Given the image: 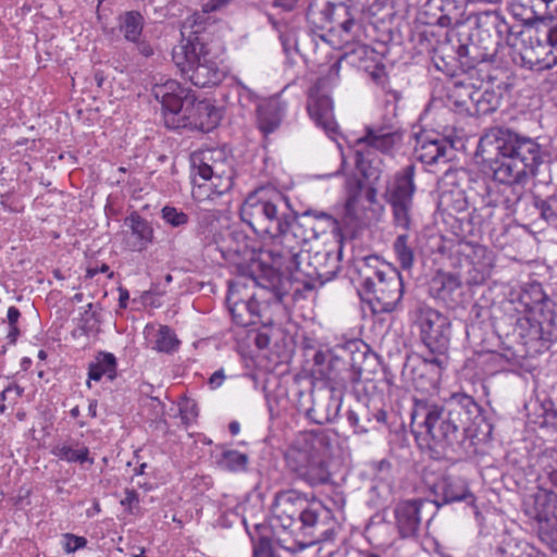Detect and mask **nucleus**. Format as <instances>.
<instances>
[{"instance_id": "4c0bfd02", "label": "nucleus", "mask_w": 557, "mask_h": 557, "mask_svg": "<svg viewBox=\"0 0 557 557\" xmlns=\"http://www.w3.org/2000/svg\"><path fill=\"white\" fill-rule=\"evenodd\" d=\"M461 287V282L458 275L453 273H438L435 275L429 285L430 295L445 302L447 306H454L457 302L455 294Z\"/></svg>"}, {"instance_id": "5701e85b", "label": "nucleus", "mask_w": 557, "mask_h": 557, "mask_svg": "<svg viewBox=\"0 0 557 557\" xmlns=\"http://www.w3.org/2000/svg\"><path fill=\"white\" fill-rule=\"evenodd\" d=\"M324 82H318L310 88L308 95L307 110L310 117L327 133H336L337 124L333 113V101L323 91Z\"/></svg>"}, {"instance_id": "a18cd8bd", "label": "nucleus", "mask_w": 557, "mask_h": 557, "mask_svg": "<svg viewBox=\"0 0 557 557\" xmlns=\"http://www.w3.org/2000/svg\"><path fill=\"white\" fill-rule=\"evenodd\" d=\"M334 7L329 5L324 0H310L306 18L311 29L315 33L318 30H325L330 25Z\"/></svg>"}, {"instance_id": "f03ea898", "label": "nucleus", "mask_w": 557, "mask_h": 557, "mask_svg": "<svg viewBox=\"0 0 557 557\" xmlns=\"http://www.w3.org/2000/svg\"><path fill=\"white\" fill-rule=\"evenodd\" d=\"M482 145H490L496 157L490 161V169L497 182L525 184L537 175L539 168L548 158L547 151L535 138L507 126L490 128L481 138Z\"/></svg>"}, {"instance_id": "20e7f679", "label": "nucleus", "mask_w": 557, "mask_h": 557, "mask_svg": "<svg viewBox=\"0 0 557 557\" xmlns=\"http://www.w3.org/2000/svg\"><path fill=\"white\" fill-rule=\"evenodd\" d=\"M343 244H337L335 250L321 249L305 257V262L299 265L293 276H283L273 269L265 271L258 282L264 288L273 292L276 300L284 301L290 293L298 294L302 289L311 290L317 283L323 285L333 280L341 270Z\"/></svg>"}, {"instance_id": "bb28decb", "label": "nucleus", "mask_w": 557, "mask_h": 557, "mask_svg": "<svg viewBox=\"0 0 557 557\" xmlns=\"http://www.w3.org/2000/svg\"><path fill=\"white\" fill-rule=\"evenodd\" d=\"M413 154L417 160L428 165L447 163L454 157V146L446 138L421 135L417 138Z\"/></svg>"}, {"instance_id": "473e14b6", "label": "nucleus", "mask_w": 557, "mask_h": 557, "mask_svg": "<svg viewBox=\"0 0 557 557\" xmlns=\"http://www.w3.org/2000/svg\"><path fill=\"white\" fill-rule=\"evenodd\" d=\"M286 103L277 97L260 101L256 109L258 128L263 135L275 132L285 115Z\"/></svg>"}, {"instance_id": "338daca9", "label": "nucleus", "mask_w": 557, "mask_h": 557, "mask_svg": "<svg viewBox=\"0 0 557 557\" xmlns=\"http://www.w3.org/2000/svg\"><path fill=\"white\" fill-rule=\"evenodd\" d=\"M225 374H224V371L223 369H220L218 371H215L208 380V384L210 386L211 389H215L218 387H220L224 380H225Z\"/></svg>"}, {"instance_id": "f257e3e1", "label": "nucleus", "mask_w": 557, "mask_h": 557, "mask_svg": "<svg viewBox=\"0 0 557 557\" xmlns=\"http://www.w3.org/2000/svg\"><path fill=\"white\" fill-rule=\"evenodd\" d=\"M411 431L423 437L434 459H460L480 443L492 440L493 424L471 395L457 392L437 403L430 398L412 400Z\"/></svg>"}, {"instance_id": "72a5a7b5", "label": "nucleus", "mask_w": 557, "mask_h": 557, "mask_svg": "<svg viewBox=\"0 0 557 557\" xmlns=\"http://www.w3.org/2000/svg\"><path fill=\"white\" fill-rule=\"evenodd\" d=\"M430 7L435 11L434 23L441 27H456L465 23V0H431Z\"/></svg>"}, {"instance_id": "f704fd0d", "label": "nucleus", "mask_w": 557, "mask_h": 557, "mask_svg": "<svg viewBox=\"0 0 557 557\" xmlns=\"http://www.w3.org/2000/svg\"><path fill=\"white\" fill-rule=\"evenodd\" d=\"M125 224L131 228L132 236L127 246L132 251H144L153 243L154 232L151 223L144 219L139 213L132 212L125 220Z\"/></svg>"}, {"instance_id": "0eeeda50", "label": "nucleus", "mask_w": 557, "mask_h": 557, "mask_svg": "<svg viewBox=\"0 0 557 557\" xmlns=\"http://www.w3.org/2000/svg\"><path fill=\"white\" fill-rule=\"evenodd\" d=\"M186 34L185 42L176 47L172 54L182 76L200 88L218 85L223 81L224 72L212 55L211 34Z\"/></svg>"}, {"instance_id": "ddd939ff", "label": "nucleus", "mask_w": 557, "mask_h": 557, "mask_svg": "<svg viewBox=\"0 0 557 557\" xmlns=\"http://www.w3.org/2000/svg\"><path fill=\"white\" fill-rule=\"evenodd\" d=\"M416 171L414 163L400 168L386 181L382 195L391 208L394 226L405 232L413 226Z\"/></svg>"}, {"instance_id": "680f3d73", "label": "nucleus", "mask_w": 557, "mask_h": 557, "mask_svg": "<svg viewBox=\"0 0 557 557\" xmlns=\"http://www.w3.org/2000/svg\"><path fill=\"white\" fill-rule=\"evenodd\" d=\"M483 202L487 203L488 206L493 207L494 209L504 214L502 186L488 188L486 196L483 198Z\"/></svg>"}, {"instance_id": "aec40b11", "label": "nucleus", "mask_w": 557, "mask_h": 557, "mask_svg": "<svg viewBox=\"0 0 557 557\" xmlns=\"http://www.w3.org/2000/svg\"><path fill=\"white\" fill-rule=\"evenodd\" d=\"M458 253L463 259L461 269L469 285H480L491 275L495 256L486 246L471 242L460 243Z\"/></svg>"}, {"instance_id": "4d7b16f0", "label": "nucleus", "mask_w": 557, "mask_h": 557, "mask_svg": "<svg viewBox=\"0 0 557 557\" xmlns=\"http://www.w3.org/2000/svg\"><path fill=\"white\" fill-rule=\"evenodd\" d=\"M162 219L173 227H180L188 223V215L174 207L165 206L162 211Z\"/></svg>"}, {"instance_id": "de8ad7c7", "label": "nucleus", "mask_w": 557, "mask_h": 557, "mask_svg": "<svg viewBox=\"0 0 557 557\" xmlns=\"http://www.w3.org/2000/svg\"><path fill=\"white\" fill-rule=\"evenodd\" d=\"M473 107L470 116H481L496 111L502 101V94L493 88L481 89L476 87Z\"/></svg>"}, {"instance_id": "052dcab7", "label": "nucleus", "mask_w": 557, "mask_h": 557, "mask_svg": "<svg viewBox=\"0 0 557 557\" xmlns=\"http://www.w3.org/2000/svg\"><path fill=\"white\" fill-rule=\"evenodd\" d=\"M361 190L362 182L360 180H354L348 183V197L345 206L348 213L355 208Z\"/></svg>"}, {"instance_id": "e433bc0d", "label": "nucleus", "mask_w": 557, "mask_h": 557, "mask_svg": "<svg viewBox=\"0 0 557 557\" xmlns=\"http://www.w3.org/2000/svg\"><path fill=\"white\" fill-rule=\"evenodd\" d=\"M478 24L480 27H491L497 34L499 42L505 40L512 48L519 46L520 30L515 33L504 16L497 11H483L478 14Z\"/></svg>"}, {"instance_id": "423d86ee", "label": "nucleus", "mask_w": 557, "mask_h": 557, "mask_svg": "<svg viewBox=\"0 0 557 557\" xmlns=\"http://www.w3.org/2000/svg\"><path fill=\"white\" fill-rule=\"evenodd\" d=\"M413 314L419 326L421 342L429 351V355L422 358L421 368L426 370L430 383L434 384L448 366L451 338L450 320L424 304H418Z\"/></svg>"}, {"instance_id": "4468645a", "label": "nucleus", "mask_w": 557, "mask_h": 557, "mask_svg": "<svg viewBox=\"0 0 557 557\" xmlns=\"http://www.w3.org/2000/svg\"><path fill=\"white\" fill-rule=\"evenodd\" d=\"M216 247L223 259L235 265L243 276L265 289L258 281L270 268H264V262L257 259L253 239L244 231L228 227L216 242Z\"/></svg>"}, {"instance_id": "49530a36", "label": "nucleus", "mask_w": 557, "mask_h": 557, "mask_svg": "<svg viewBox=\"0 0 557 557\" xmlns=\"http://www.w3.org/2000/svg\"><path fill=\"white\" fill-rule=\"evenodd\" d=\"M504 214L483 202L479 208H475L469 215V223L478 227V232L492 234L495 231L496 220H499Z\"/></svg>"}, {"instance_id": "b1692460", "label": "nucleus", "mask_w": 557, "mask_h": 557, "mask_svg": "<svg viewBox=\"0 0 557 557\" xmlns=\"http://www.w3.org/2000/svg\"><path fill=\"white\" fill-rule=\"evenodd\" d=\"M187 108L182 122L184 127L199 129L208 133L215 128L220 122L221 114L216 107L208 99L198 100L196 96L187 100Z\"/></svg>"}, {"instance_id": "a878e982", "label": "nucleus", "mask_w": 557, "mask_h": 557, "mask_svg": "<svg viewBox=\"0 0 557 557\" xmlns=\"http://www.w3.org/2000/svg\"><path fill=\"white\" fill-rule=\"evenodd\" d=\"M432 493L435 496L434 504L437 507L455 502H467L471 505L475 502L467 481L458 475L442 476L434 483Z\"/></svg>"}, {"instance_id": "ea45409f", "label": "nucleus", "mask_w": 557, "mask_h": 557, "mask_svg": "<svg viewBox=\"0 0 557 557\" xmlns=\"http://www.w3.org/2000/svg\"><path fill=\"white\" fill-rule=\"evenodd\" d=\"M51 454L69 463H78L81 466L88 463L91 466L95 462L94 457L90 456L89 448L85 444L74 440H67L54 445L51 449Z\"/></svg>"}, {"instance_id": "4be33fe9", "label": "nucleus", "mask_w": 557, "mask_h": 557, "mask_svg": "<svg viewBox=\"0 0 557 557\" xmlns=\"http://www.w3.org/2000/svg\"><path fill=\"white\" fill-rule=\"evenodd\" d=\"M517 332L523 345L520 354L525 356H535L547 351L550 348L548 338L544 332L543 325L537 314L528 313L517 321Z\"/></svg>"}, {"instance_id": "c9c22d12", "label": "nucleus", "mask_w": 557, "mask_h": 557, "mask_svg": "<svg viewBox=\"0 0 557 557\" xmlns=\"http://www.w3.org/2000/svg\"><path fill=\"white\" fill-rule=\"evenodd\" d=\"M476 87L470 82L454 81L447 89L448 106L458 114L470 116Z\"/></svg>"}, {"instance_id": "864d4df0", "label": "nucleus", "mask_w": 557, "mask_h": 557, "mask_svg": "<svg viewBox=\"0 0 557 557\" xmlns=\"http://www.w3.org/2000/svg\"><path fill=\"white\" fill-rule=\"evenodd\" d=\"M503 193V212L505 215L512 214L517 205L522 198L523 190L520 183L517 182H499Z\"/></svg>"}, {"instance_id": "f8f14e48", "label": "nucleus", "mask_w": 557, "mask_h": 557, "mask_svg": "<svg viewBox=\"0 0 557 557\" xmlns=\"http://www.w3.org/2000/svg\"><path fill=\"white\" fill-rule=\"evenodd\" d=\"M270 237L273 238L272 246L261 253L270 259L271 265L264 268H273L283 276H293L308 253L304 246L310 240L309 232L294 214L292 221H287L286 227H282V232Z\"/></svg>"}, {"instance_id": "3c124183", "label": "nucleus", "mask_w": 557, "mask_h": 557, "mask_svg": "<svg viewBox=\"0 0 557 557\" xmlns=\"http://www.w3.org/2000/svg\"><path fill=\"white\" fill-rule=\"evenodd\" d=\"M249 458L246 454L235 449H225L218 459L220 468L230 472H242L247 470Z\"/></svg>"}, {"instance_id": "09e8293b", "label": "nucleus", "mask_w": 557, "mask_h": 557, "mask_svg": "<svg viewBox=\"0 0 557 557\" xmlns=\"http://www.w3.org/2000/svg\"><path fill=\"white\" fill-rule=\"evenodd\" d=\"M145 18L137 11H126L119 16V28L127 41H138L144 29Z\"/></svg>"}, {"instance_id": "6e6552de", "label": "nucleus", "mask_w": 557, "mask_h": 557, "mask_svg": "<svg viewBox=\"0 0 557 557\" xmlns=\"http://www.w3.org/2000/svg\"><path fill=\"white\" fill-rule=\"evenodd\" d=\"M327 444L323 432L302 433L284 454L287 470L310 486L329 483L331 472L324 457Z\"/></svg>"}, {"instance_id": "a19ab883", "label": "nucleus", "mask_w": 557, "mask_h": 557, "mask_svg": "<svg viewBox=\"0 0 557 557\" xmlns=\"http://www.w3.org/2000/svg\"><path fill=\"white\" fill-rule=\"evenodd\" d=\"M535 15H548L547 38L554 63H557V0H527Z\"/></svg>"}, {"instance_id": "8fccbe9b", "label": "nucleus", "mask_w": 557, "mask_h": 557, "mask_svg": "<svg viewBox=\"0 0 557 557\" xmlns=\"http://www.w3.org/2000/svg\"><path fill=\"white\" fill-rule=\"evenodd\" d=\"M533 206L542 220L557 227V191L545 198L534 195Z\"/></svg>"}, {"instance_id": "dca6fc26", "label": "nucleus", "mask_w": 557, "mask_h": 557, "mask_svg": "<svg viewBox=\"0 0 557 557\" xmlns=\"http://www.w3.org/2000/svg\"><path fill=\"white\" fill-rule=\"evenodd\" d=\"M357 14L358 11L351 5L334 8L326 33L319 34V37L335 49L361 42L366 37L364 26Z\"/></svg>"}, {"instance_id": "13d9d810", "label": "nucleus", "mask_w": 557, "mask_h": 557, "mask_svg": "<svg viewBox=\"0 0 557 557\" xmlns=\"http://www.w3.org/2000/svg\"><path fill=\"white\" fill-rule=\"evenodd\" d=\"M178 406L182 423L185 426H188L198 417L197 404L194 400L184 399Z\"/></svg>"}, {"instance_id": "774afa93", "label": "nucleus", "mask_w": 557, "mask_h": 557, "mask_svg": "<svg viewBox=\"0 0 557 557\" xmlns=\"http://www.w3.org/2000/svg\"><path fill=\"white\" fill-rule=\"evenodd\" d=\"M542 424L553 426L557 430V410L545 409Z\"/></svg>"}, {"instance_id": "2eb2a0df", "label": "nucleus", "mask_w": 557, "mask_h": 557, "mask_svg": "<svg viewBox=\"0 0 557 557\" xmlns=\"http://www.w3.org/2000/svg\"><path fill=\"white\" fill-rule=\"evenodd\" d=\"M251 284L253 287H259L258 294L248 293L247 285L239 281L231 282L228 285L226 305L233 322L242 327H247L262 322L260 313L261 301L268 304L283 302L275 299L271 289H262L260 285Z\"/></svg>"}, {"instance_id": "393cba45", "label": "nucleus", "mask_w": 557, "mask_h": 557, "mask_svg": "<svg viewBox=\"0 0 557 557\" xmlns=\"http://www.w3.org/2000/svg\"><path fill=\"white\" fill-rule=\"evenodd\" d=\"M424 500L421 498L406 499L396 503L393 512L395 527L401 539H413L419 535Z\"/></svg>"}, {"instance_id": "9d476101", "label": "nucleus", "mask_w": 557, "mask_h": 557, "mask_svg": "<svg viewBox=\"0 0 557 557\" xmlns=\"http://www.w3.org/2000/svg\"><path fill=\"white\" fill-rule=\"evenodd\" d=\"M537 486L543 496L536 498L540 520L539 536L557 553V450L545 449L537 458Z\"/></svg>"}, {"instance_id": "79ce46f5", "label": "nucleus", "mask_w": 557, "mask_h": 557, "mask_svg": "<svg viewBox=\"0 0 557 557\" xmlns=\"http://www.w3.org/2000/svg\"><path fill=\"white\" fill-rule=\"evenodd\" d=\"M234 169L232 159L224 153V158L212 166V176L208 177L209 187L213 195L221 196L233 186Z\"/></svg>"}, {"instance_id": "cd10ccee", "label": "nucleus", "mask_w": 557, "mask_h": 557, "mask_svg": "<svg viewBox=\"0 0 557 557\" xmlns=\"http://www.w3.org/2000/svg\"><path fill=\"white\" fill-rule=\"evenodd\" d=\"M296 218L299 219L301 226L309 232L310 240L330 232L337 244H343L344 235L339 221L332 214L317 209H308Z\"/></svg>"}, {"instance_id": "6e6d98bb", "label": "nucleus", "mask_w": 557, "mask_h": 557, "mask_svg": "<svg viewBox=\"0 0 557 557\" xmlns=\"http://www.w3.org/2000/svg\"><path fill=\"white\" fill-rule=\"evenodd\" d=\"M549 344L557 342V313L550 307L540 308L537 313Z\"/></svg>"}, {"instance_id": "1a4fd4ad", "label": "nucleus", "mask_w": 557, "mask_h": 557, "mask_svg": "<svg viewBox=\"0 0 557 557\" xmlns=\"http://www.w3.org/2000/svg\"><path fill=\"white\" fill-rule=\"evenodd\" d=\"M293 215L284 196L268 187L251 191L240 208L242 221L258 235L275 236Z\"/></svg>"}, {"instance_id": "c03bdc74", "label": "nucleus", "mask_w": 557, "mask_h": 557, "mask_svg": "<svg viewBox=\"0 0 557 557\" xmlns=\"http://www.w3.org/2000/svg\"><path fill=\"white\" fill-rule=\"evenodd\" d=\"M520 302L524 306L528 313L537 314L540 308H546L553 305V301L545 294L543 286L539 282L527 284L520 293Z\"/></svg>"}, {"instance_id": "37998d69", "label": "nucleus", "mask_w": 557, "mask_h": 557, "mask_svg": "<svg viewBox=\"0 0 557 557\" xmlns=\"http://www.w3.org/2000/svg\"><path fill=\"white\" fill-rule=\"evenodd\" d=\"M117 362L116 358L111 352L100 351L95 361L88 366V381L87 385L90 386V381H100L107 376L110 381L116 377Z\"/></svg>"}, {"instance_id": "7c9ffc66", "label": "nucleus", "mask_w": 557, "mask_h": 557, "mask_svg": "<svg viewBox=\"0 0 557 557\" xmlns=\"http://www.w3.org/2000/svg\"><path fill=\"white\" fill-rule=\"evenodd\" d=\"M234 0H202L201 10L194 12L183 23L182 36L187 32L194 34H211L210 28L215 27L216 20L211 15L226 8Z\"/></svg>"}, {"instance_id": "412c9836", "label": "nucleus", "mask_w": 557, "mask_h": 557, "mask_svg": "<svg viewBox=\"0 0 557 557\" xmlns=\"http://www.w3.org/2000/svg\"><path fill=\"white\" fill-rule=\"evenodd\" d=\"M481 345L482 347L475 350L473 357L466 361V367L480 369L476 374L494 375L521 366L523 355L515 351L512 348L506 347L502 351H497L485 348L484 341H482Z\"/></svg>"}, {"instance_id": "7ed1b4c3", "label": "nucleus", "mask_w": 557, "mask_h": 557, "mask_svg": "<svg viewBox=\"0 0 557 557\" xmlns=\"http://www.w3.org/2000/svg\"><path fill=\"white\" fill-rule=\"evenodd\" d=\"M330 518V510L321 502L309 500L297 491L288 490L276 494L273 519L300 546L326 541L329 529L325 524Z\"/></svg>"}, {"instance_id": "c85d7f7f", "label": "nucleus", "mask_w": 557, "mask_h": 557, "mask_svg": "<svg viewBox=\"0 0 557 557\" xmlns=\"http://www.w3.org/2000/svg\"><path fill=\"white\" fill-rule=\"evenodd\" d=\"M488 29L479 30L476 41L460 44L457 47V54L460 59L468 58L469 66L480 63H493L496 59L499 40H494L487 33Z\"/></svg>"}, {"instance_id": "2f4dec72", "label": "nucleus", "mask_w": 557, "mask_h": 557, "mask_svg": "<svg viewBox=\"0 0 557 557\" xmlns=\"http://www.w3.org/2000/svg\"><path fill=\"white\" fill-rule=\"evenodd\" d=\"M342 398V388L330 387L327 392L313 400L312 406L307 410L308 418L320 425L334 421L338 417Z\"/></svg>"}, {"instance_id": "69168bd1", "label": "nucleus", "mask_w": 557, "mask_h": 557, "mask_svg": "<svg viewBox=\"0 0 557 557\" xmlns=\"http://www.w3.org/2000/svg\"><path fill=\"white\" fill-rule=\"evenodd\" d=\"M136 45L137 51L145 58H150L153 54V48L150 42L139 37L138 41H133Z\"/></svg>"}, {"instance_id": "603ef678", "label": "nucleus", "mask_w": 557, "mask_h": 557, "mask_svg": "<svg viewBox=\"0 0 557 557\" xmlns=\"http://www.w3.org/2000/svg\"><path fill=\"white\" fill-rule=\"evenodd\" d=\"M408 242L409 235L404 233L399 234L393 244L396 259L403 270H410L414 263L413 248Z\"/></svg>"}, {"instance_id": "6ab92c4d", "label": "nucleus", "mask_w": 557, "mask_h": 557, "mask_svg": "<svg viewBox=\"0 0 557 557\" xmlns=\"http://www.w3.org/2000/svg\"><path fill=\"white\" fill-rule=\"evenodd\" d=\"M152 94L162 106L166 127L173 129L183 127L182 119L187 108L186 102L193 99L195 94L174 79L156 85L152 88Z\"/></svg>"}, {"instance_id": "58836bf2", "label": "nucleus", "mask_w": 557, "mask_h": 557, "mask_svg": "<svg viewBox=\"0 0 557 557\" xmlns=\"http://www.w3.org/2000/svg\"><path fill=\"white\" fill-rule=\"evenodd\" d=\"M225 151L223 149H207L194 153L191 156V165L195 171L193 178L194 185L200 189L205 184L199 183L198 180L208 181L212 176V166L224 158Z\"/></svg>"}, {"instance_id": "39448f33", "label": "nucleus", "mask_w": 557, "mask_h": 557, "mask_svg": "<svg viewBox=\"0 0 557 557\" xmlns=\"http://www.w3.org/2000/svg\"><path fill=\"white\" fill-rule=\"evenodd\" d=\"M357 292L362 302L373 313H389L396 310L404 295L400 273L375 255L356 261Z\"/></svg>"}, {"instance_id": "c756f323", "label": "nucleus", "mask_w": 557, "mask_h": 557, "mask_svg": "<svg viewBox=\"0 0 557 557\" xmlns=\"http://www.w3.org/2000/svg\"><path fill=\"white\" fill-rule=\"evenodd\" d=\"M347 421L354 428L355 433L366 434L371 430H379L382 425H386L387 412L383 408L358 403L347 411Z\"/></svg>"}, {"instance_id": "bf43d9fd", "label": "nucleus", "mask_w": 557, "mask_h": 557, "mask_svg": "<svg viewBox=\"0 0 557 557\" xmlns=\"http://www.w3.org/2000/svg\"><path fill=\"white\" fill-rule=\"evenodd\" d=\"M139 495L135 490H125V497L121 500V505L126 508L129 515H137L139 512Z\"/></svg>"}, {"instance_id": "9b49d317", "label": "nucleus", "mask_w": 557, "mask_h": 557, "mask_svg": "<svg viewBox=\"0 0 557 557\" xmlns=\"http://www.w3.org/2000/svg\"><path fill=\"white\" fill-rule=\"evenodd\" d=\"M377 356L362 341H349L331 349L329 364L322 374L335 387L344 388L348 383L361 382L363 373H371L377 367Z\"/></svg>"}, {"instance_id": "0e129e2a", "label": "nucleus", "mask_w": 557, "mask_h": 557, "mask_svg": "<svg viewBox=\"0 0 557 557\" xmlns=\"http://www.w3.org/2000/svg\"><path fill=\"white\" fill-rule=\"evenodd\" d=\"M65 545L64 549L66 553H74L79 548H84L87 545V540L84 536H78L72 533L64 534Z\"/></svg>"}, {"instance_id": "f3484780", "label": "nucleus", "mask_w": 557, "mask_h": 557, "mask_svg": "<svg viewBox=\"0 0 557 557\" xmlns=\"http://www.w3.org/2000/svg\"><path fill=\"white\" fill-rule=\"evenodd\" d=\"M399 139L400 136L391 125L372 124L366 126L364 135L357 140V147H360V149L356 150V166L364 178L376 181L380 177L377 169L367 166L364 148L387 154L393 151Z\"/></svg>"}, {"instance_id": "5fc2aeb1", "label": "nucleus", "mask_w": 557, "mask_h": 557, "mask_svg": "<svg viewBox=\"0 0 557 557\" xmlns=\"http://www.w3.org/2000/svg\"><path fill=\"white\" fill-rule=\"evenodd\" d=\"M180 344L175 332L168 325H161L153 348L160 352L171 354L177 350Z\"/></svg>"}, {"instance_id": "e2e57ef3", "label": "nucleus", "mask_w": 557, "mask_h": 557, "mask_svg": "<svg viewBox=\"0 0 557 557\" xmlns=\"http://www.w3.org/2000/svg\"><path fill=\"white\" fill-rule=\"evenodd\" d=\"M253 557H274L272 542L268 537H260L253 547Z\"/></svg>"}, {"instance_id": "a211bd4d", "label": "nucleus", "mask_w": 557, "mask_h": 557, "mask_svg": "<svg viewBox=\"0 0 557 557\" xmlns=\"http://www.w3.org/2000/svg\"><path fill=\"white\" fill-rule=\"evenodd\" d=\"M546 32V18H542L535 29L520 30L519 46L513 49L519 54L522 66L550 69L555 64Z\"/></svg>"}]
</instances>
